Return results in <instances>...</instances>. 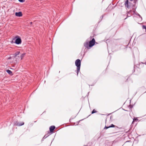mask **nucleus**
<instances>
[{"instance_id": "19", "label": "nucleus", "mask_w": 146, "mask_h": 146, "mask_svg": "<svg viewBox=\"0 0 146 146\" xmlns=\"http://www.w3.org/2000/svg\"><path fill=\"white\" fill-rule=\"evenodd\" d=\"M138 15L140 17H141V16L139 14H138Z\"/></svg>"}, {"instance_id": "9", "label": "nucleus", "mask_w": 146, "mask_h": 146, "mask_svg": "<svg viewBox=\"0 0 146 146\" xmlns=\"http://www.w3.org/2000/svg\"><path fill=\"white\" fill-rule=\"evenodd\" d=\"M20 53V51H17L14 54V57H15L17 56V55H18Z\"/></svg>"}, {"instance_id": "13", "label": "nucleus", "mask_w": 146, "mask_h": 146, "mask_svg": "<svg viewBox=\"0 0 146 146\" xmlns=\"http://www.w3.org/2000/svg\"><path fill=\"white\" fill-rule=\"evenodd\" d=\"M96 112H97V111L94 109L92 111V114H93V113H96Z\"/></svg>"}, {"instance_id": "11", "label": "nucleus", "mask_w": 146, "mask_h": 146, "mask_svg": "<svg viewBox=\"0 0 146 146\" xmlns=\"http://www.w3.org/2000/svg\"><path fill=\"white\" fill-rule=\"evenodd\" d=\"M6 71L9 74H11L12 73V72L9 70H7Z\"/></svg>"}, {"instance_id": "5", "label": "nucleus", "mask_w": 146, "mask_h": 146, "mask_svg": "<svg viewBox=\"0 0 146 146\" xmlns=\"http://www.w3.org/2000/svg\"><path fill=\"white\" fill-rule=\"evenodd\" d=\"M15 15L18 17H20L22 16V12H16L15 13Z\"/></svg>"}, {"instance_id": "1", "label": "nucleus", "mask_w": 146, "mask_h": 146, "mask_svg": "<svg viewBox=\"0 0 146 146\" xmlns=\"http://www.w3.org/2000/svg\"><path fill=\"white\" fill-rule=\"evenodd\" d=\"M75 64L76 66L77 67V75H78V72L80 70V65H81V61L79 59H78L76 60L75 62Z\"/></svg>"}, {"instance_id": "21", "label": "nucleus", "mask_w": 146, "mask_h": 146, "mask_svg": "<svg viewBox=\"0 0 146 146\" xmlns=\"http://www.w3.org/2000/svg\"><path fill=\"white\" fill-rule=\"evenodd\" d=\"M135 11H133V13H135Z\"/></svg>"}, {"instance_id": "6", "label": "nucleus", "mask_w": 146, "mask_h": 146, "mask_svg": "<svg viewBox=\"0 0 146 146\" xmlns=\"http://www.w3.org/2000/svg\"><path fill=\"white\" fill-rule=\"evenodd\" d=\"M55 127L54 126H51L50 127V130L51 132H52L53 130L55 128Z\"/></svg>"}, {"instance_id": "22", "label": "nucleus", "mask_w": 146, "mask_h": 146, "mask_svg": "<svg viewBox=\"0 0 146 146\" xmlns=\"http://www.w3.org/2000/svg\"><path fill=\"white\" fill-rule=\"evenodd\" d=\"M130 1H133V0H129Z\"/></svg>"}, {"instance_id": "8", "label": "nucleus", "mask_w": 146, "mask_h": 146, "mask_svg": "<svg viewBox=\"0 0 146 146\" xmlns=\"http://www.w3.org/2000/svg\"><path fill=\"white\" fill-rule=\"evenodd\" d=\"M128 0H127L125 3V7H126L128 8Z\"/></svg>"}, {"instance_id": "15", "label": "nucleus", "mask_w": 146, "mask_h": 146, "mask_svg": "<svg viewBox=\"0 0 146 146\" xmlns=\"http://www.w3.org/2000/svg\"><path fill=\"white\" fill-rule=\"evenodd\" d=\"M143 29H145V31H146V26L145 25H143L142 26Z\"/></svg>"}, {"instance_id": "3", "label": "nucleus", "mask_w": 146, "mask_h": 146, "mask_svg": "<svg viewBox=\"0 0 146 146\" xmlns=\"http://www.w3.org/2000/svg\"><path fill=\"white\" fill-rule=\"evenodd\" d=\"M95 39L94 38H93L89 42V47H91L93 46L95 44Z\"/></svg>"}, {"instance_id": "12", "label": "nucleus", "mask_w": 146, "mask_h": 146, "mask_svg": "<svg viewBox=\"0 0 146 146\" xmlns=\"http://www.w3.org/2000/svg\"><path fill=\"white\" fill-rule=\"evenodd\" d=\"M131 11H130L128 13V14L127 15V16L128 17H130L131 16V15L129 14L131 13Z\"/></svg>"}, {"instance_id": "14", "label": "nucleus", "mask_w": 146, "mask_h": 146, "mask_svg": "<svg viewBox=\"0 0 146 146\" xmlns=\"http://www.w3.org/2000/svg\"><path fill=\"white\" fill-rule=\"evenodd\" d=\"M110 128V127H115V125L112 124L111 126H109Z\"/></svg>"}, {"instance_id": "18", "label": "nucleus", "mask_w": 146, "mask_h": 146, "mask_svg": "<svg viewBox=\"0 0 146 146\" xmlns=\"http://www.w3.org/2000/svg\"><path fill=\"white\" fill-rule=\"evenodd\" d=\"M47 136H46V135L44 136L43 137V138H46Z\"/></svg>"}, {"instance_id": "2", "label": "nucleus", "mask_w": 146, "mask_h": 146, "mask_svg": "<svg viewBox=\"0 0 146 146\" xmlns=\"http://www.w3.org/2000/svg\"><path fill=\"white\" fill-rule=\"evenodd\" d=\"M16 39L15 41V43L17 44H20L21 43V40L20 37L18 36H17L15 37Z\"/></svg>"}, {"instance_id": "17", "label": "nucleus", "mask_w": 146, "mask_h": 146, "mask_svg": "<svg viewBox=\"0 0 146 146\" xmlns=\"http://www.w3.org/2000/svg\"><path fill=\"white\" fill-rule=\"evenodd\" d=\"M18 0L20 2H23V0Z\"/></svg>"}, {"instance_id": "7", "label": "nucleus", "mask_w": 146, "mask_h": 146, "mask_svg": "<svg viewBox=\"0 0 146 146\" xmlns=\"http://www.w3.org/2000/svg\"><path fill=\"white\" fill-rule=\"evenodd\" d=\"M84 46L86 48H88V47H89V43H88V42H87L84 43Z\"/></svg>"}, {"instance_id": "10", "label": "nucleus", "mask_w": 146, "mask_h": 146, "mask_svg": "<svg viewBox=\"0 0 146 146\" xmlns=\"http://www.w3.org/2000/svg\"><path fill=\"white\" fill-rule=\"evenodd\" d=\"M25 54L24 53L22 54L21 56V59L22 60L23 59V58L24 57V56L25 55Z\"/></svg>"}, {"instance_id": "20", "label": "nucleus", "mask_w": 146, "mask_h": 146, "mask_svg": "<svg viewBox=\"0 0 146 146\" xmlns=\"http://www.w3.org/2000/svg\"><path fill=\"white\" fill-rule=\"evenodd\" d=\"M30 23L31 24H32V22H30Z\"/></svg>"}, {"instance_id": "4", "label": "nucleus", "mask_w": 146, "mask_h": 146, "mask_svg": "<svg viewBox=\"0 0 146 146\" xmlns=\"http://www.w3.org/2000/svg\"><path fill=\"white\" fill-rule=\"evenodd\" d=\"M14 123L17 126H21L23 125L24 124V123L23 122H20L17 121H16L14 122Z\"/></svg>"}, {"instance_id": "16", "label": "nucleus", "mask_w": 146, "mask_h": 146, "mask_svg": "<svg viewBox=\"0 0 146 146\" xmlns=\"http://www.w3.org/2000/svg\"><path fill=\"white\" fill-rule=\"evenodd\" d=\"M109 128H110L109 126H108V127L105 126V127L104 128V129H107Z\"/></svg>"}]
</instances>
